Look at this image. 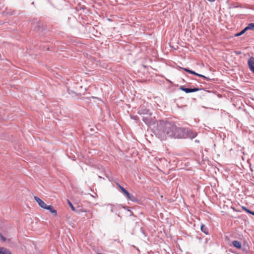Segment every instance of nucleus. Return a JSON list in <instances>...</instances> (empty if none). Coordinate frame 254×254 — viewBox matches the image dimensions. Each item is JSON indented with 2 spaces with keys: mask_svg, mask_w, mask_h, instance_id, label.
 <instances>
[{
  "mask_svg": "<svg viewBox=\"0 0 254 254\" xmlns=\"http://www.w3.org/2000/svg\"><path fill=\"white\" fill-rule=\"evenodd\" d=\"M247 212H248V213H250V214H252V213H254V212H252V211H251V210H248V211H247Z\"/></svg>",
  "mask_w": 254,
  "mask_h": 254,
  "instance_id": "obj_18",
  "label": "nucleus"
},
{
  "mask_svg": "<svg viewBox=\"0 0 254 254\" xmlns=\"http://www.w3.org/2000/svg\"><path fill=\"white\" fill-rule=\"evenodd\" d=\"M242 208L243 210H244L245 211L247 212L248 211V210L246 207L243 206Z\"/></svg>",
  "mask_w": 254,
  "mask_h": 254,
  "instance_id": "obj_15",
  "label": "nucleus"
},
{
  "mask_svg": "<svg viewBox=\"0 0 254 254\" xmlns=\"http://www.w3.org/2000/svg\"><path fill=\"white\" fill-rule=\"evenodd\" d=\"M246 29L254 30V23H251L248 25L246 27Z\"/></svg>",
  "mask_w": 254,
  "mask_h": 254,
  "instance_id": "obj_12",
  "label": "nucleus"
},
{
  "mask_svg": "<svg viewBox=\"0 0 254 254\" xmlns=\"http://www.w3.org/2000/svg\"><path fill=\"white\" fill-rule=\"evenodd\" d=\"M68 204L69 205V206L71 207V208L72 210H75L74 207H73L72 204L69 201H68Z\"/></svg>",
  "mask_w": 254,
  "mask_h": 254,
  "instance_id": "obj_13",
  "label": "nucleus"
},
{
  "mask_svg": "<svg viewBox=\"0 0 254 254\" xmlns=\"http://www.w3.org/2000/svg\"><path fill=\"white\" fill-rule=\"evenodd\" d=\"M248 64L250 70L254 73V58L251 57L248 62Z\"/></svg>",
  "mask_w": 254,
  "mask_h": 254,
  "instance_id": "obj_5",
  "label": "nucleus"
},
{
  "mask_svg": "<svg viewBox=\"0 0 254 254\" xmlns=\"http://www.w3.org/2000/svg\"><path fill=\"white\" fill-rule=\"evenodd\" d=\"M0 254H11V253L8 250L0 248Z\"/></svg>",
  "mask_w": 254,
  "mask_h": 254,
  "instance_id": "obj_10",
  "label": "nucleus"
},
{
  "mask_svg": "<svg viewBox=\"0 0 254 254\" xmlns=\"http://www.w3.org/2000/svg\"><path fill=\"white\" fill-rule=\"evenodd\" d=\"M119 188H120L121 191L126 196V197L131 201H134V199L132 198L129 193L123 187L119 184H118Z\"/></svg>",
  "mask_w": 254,
  "mask_h": 254,
  "instance_id": "obj_3",
  "label": "nucleus"
},
{
  "mask_svg": "<svg viewBox=\"0 0 254 254\" xmlns=\"http://www.w3.org/2000/svg\"><path fill=\"white\" fill-rule=\"evenodd\" d=\"M252 214L254 215V213H252Z\"/></svg>",
  "mask_w": 254,
  "mask_h": 254,
  "instance_id": "obj_19",
  "label": "nucleus"
},
{
  "mask_svg": "<svg viewBox=\"0 0 254 254\" xmlns=\"http://www.w3.org/2000/svg\"><path fill=\"white\" fill-rule=\"evenodd\" d=\"M160 161H164L165 162H167V160L165 158H161L160 159Z\"/></svg>",
  "mask_w": 254,
  "mask_h": 254,
  "instance_id": "obj_17",
  "label": "nucleus"
},
{
  "mask_svg": "<svg viewBox=\"0 0 254 254\" xmlns=\"http://www.w3.org/2000/svg\"><path fill=\"white\" fill-rule=\"evenodd\" d=\"M34 198L41 208L43 209L46 208L47 205L42 199L36 196H35Z\"/></svg>",
  "mask_w": 254,
  "mask_h": 254,
  "instance_id": "obj_6",
  "label": "nucleus"
},
{
  "mask_svg": "<svg viewBox=\"0 0 254 254\" xmlns=\"http://www.w3.org/2000/svg\"><path fill=\"white\" fill-rule=\"evenodd\" d=\"M200 229L201 231L204 233L205 234H208L207 228L204 225H201Z\"/></svg>",
  "mask_w": 254,
  "mask_h": 254,
  "instance_id": "obj_11",
  "label": "nucleus"
},
{
  "mask_svg": "<svg viewBox=\"0 0 254 254\" xmlns=\"http://www.w3.org/2000/svg\"><path fill=\"white\" fill-rule=\"evenodd\" d=\"M247 30H248V29H246V27L245 29H244L242 31H241L240 32V34H241V35H243V34H244L246 32V31H247Z\"/></svg>",
  "mask_w": 254,
  "mask_h": 254,
  "instance_id": "obj_14",
  "label": "nucleus"
},
{
  "mask_svg": "<svg viewBox=\"0 0 254 254\" xmlns=\"http://www.w3.org/2000/svg\"><path fill=\"white\" fill-rule=\"evenodd\" d=\"M185 138H193L196 136L197 133L191 130L185 128Z\"/></svg>",
  "mask_w": 254,
  "mask_h": 254,
  "instance_id": "obj_2",
  "label": "nucleus"
},
{
  "mask_svg": "<svg viewBox=\"0 0 254 254\" xmlns=\"http://www.w3.org/2000/svg\"><path fill=\"white\" fill-rule=\"evenodd\" d=\"M183 70H185L186 71L190 73H191V74H194V75H195L196 76H199V77H201L204 79H206L207 81H209L210 80L209 78H207V77L203 75H201V74H198L195 72H194V71H192V70H191L189 69H188V68H183Z\"/></svg>",
  "mask_w": 254,
  "mask_h": 254,
  "instance_id": "obj_7",
  "label": "nucleus"
},
{
  "mask_svg": "<svg viewBox=\"0 0 254 254\" xmlns=\"http://www.w3.org/2000/svg\"><path fill=\"white\" fill-rule=\"evenodd\" d=\"M180 89L185 92L187 93L196 92L199 90V89L198 88H186L183 86H181L180 87Z\"/></svg>",
  "mask_w": 254,
  "mask_h": 254,
  "instance_id": "obj_4",
  "label": "nucleus"
},
{
  "mask_svg": "<svg viewBox=\"0 0 254 254\" xmlns=\"http://www.w3.org/2000/svg\"><path fill=\"white\" fill-rule=\"evenodd\" d=\"M241 35H241V34H240V32H239L238 33L236 34L235 36L238 37V36H240Z\"/></svg>",
  "mask_w": 254,
  "mask_h": 254,
  "instance_id": "obj_16",
  "label": "nucleus"
},
{
  "mask_svg": "<svg viewBox=\"0 0 254 254\" xmlns=\"http://www.w3.org/2000/svg\"><path fill=\"white\" fill-rule=\"evenodd\" d=\"M157 134L161 140H166L167 136L176 138H185V128L178 127L170 123L161 121L157 126Z\"/></svg>",
  "mask_w": 254,
  "mask_h": 254,
  "instance_id": "obj_1",
  "label": "nucleus"
},
{
  "mask_svg": "<svg viewBox=\"0 0 254 254\" xmlns=\"http://www.w3.org/2000/svg\"><path fill=\"white\" fill-rule=\"evenodd\" d=\"M234 246L238 249H240L242 247L241 243L238 241H234L233 242Z\"/></svg>",
  "mask_w": 254,
  "mask_h": 254,
  "instance_id": "obj_9",
  "label": "nucleus"
},
{
  "mask_svg": "<svg viewBox=\"0 0 254 254\" xmlns=\"http://www.w3.org/2000/svg\"><path fill=\"white\" fill-rule=\"evenodd\" d=\"M45 209L48 210L50 211V212L53 214L55 216H57V212L56 209H55L52 205H47Z\"/></svg>",
  "mask_w": 254,
  "mask_h": 254,
  "instance_id": "obj_8",
  "label": "nucleus"
}]
</instances>
